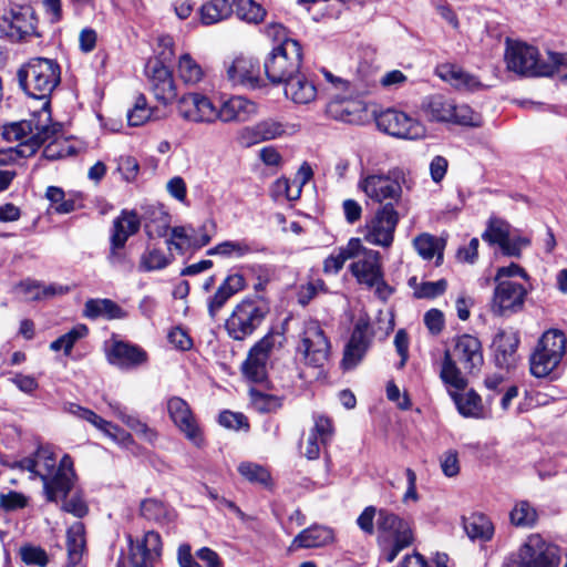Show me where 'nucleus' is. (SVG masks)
Segmentation results:
<instances>
[{
    "mask_svg": "<svg viewBox=\"0 0 567 567\" xmlns=\"http://www.w3.org/2000/svg\"><path fill=\"white\" fill-rule=\"evenodd\" d=\"M484 363L482 343L472 334H462L453 339L452 348L445 349L440 379L446 388L465 390L468 381L465 374L477 373Z\"/></svg>",
    "mask_w": 567,
    "mask_h": 567,
    "instance_id": "nucleus-1",
    "label": "nucleus"
},
{
    "mask_svg": "<svg viewBox=\"0 0 567 567\" xmlns=\"http://www.w3.org/2000/svg\"><path fill=\"white\" fill-rule=\"evenodd\" d=\"M17 78L27 95L45 100L61 82V68L53 59L32 58L21 65Z\"/></svg>",
    "mask_w": 567,
    "mask_h": 567,
    "instance_id": "nucleus-2",
    "label": "nucleus"
},
{
    "mask_svg": "<svg viewBox=\"0 0 567 567\" xmlns=\"http://www.w3.org/2000/svg\"><path fill=\"white\" fill-rule=\"evenodd\" d=\"M37 476L43 482L47 498L56 502L69 494L73 485V462L69 455H64L56 466V460L52 452L39 449L35 452Z\"/></svg>",
    "mask_w": 567,
    "mask_h": 567,
    "instance_id": "nucleus-3",
    "label": "nucleus"
},
{
    "mask_svg": "<svg viewBox=\"0 0 567 567\" xmlns=\"http://www.w3.org/2000/svg\"><path fill=\"white\" fill-rule=\"evenodd\" d=\"M60 132L59 125L40 124V121H21L4 125L1 138L6 142H18L9 147L16 157H30L38 148Z\"/></svg>",
    "mask_w": 567,
    "mask_h": 567,
    "instance_id": "nucleus-4",
    "label": "nucleus"
},
{
    "mask_svg": "<svg viewBox=\"0 0 567 567\" xmlns=\"http://www.w3.org/2000/svg\"><path fill=\"white\" fill-rule=\"evenodd\" d=\"M358 187L373 203L382 206L391 203L399 204L402 198L403 188L411 190L413 181L402 169H392L386 174H370L361 178Z\"/></svg>",
    "mask_w": 567,
    "mask_h": 567,
    "instance_id": "nucleus-5",
    "label": "nucleus"
},
{
    "mask_svg": "<svg viewBox=\"0 0 567 567\" xmlns=\"http://www.w3.org/2000/svg\"><path fill=\"white\" fill-rule=\"evenodd\" d=\"M421 113L432 123H451L463 126H480L482 116L466 104L456 102L443 94L425 97L421 104Z\"/></svg>",
    "mask_w": 567,
    "mask_h": 567,
    "instance_id": "nucleus-6",
    "label": "nucleus"
},
{
    "mask_svg": "<svg viewBox=\"0 0 567 567\" xmlns=\"http://www.w3.org/2000/svg\"><path fill=\"white\" fill-rule=\"evenodd\" d=\"M559 548L542 535L532 534L506 557L503 567H559Z\"/></svg>",
    "mask_w": 567,
    "mask_h": 567,
    "instance_id": "nucleus-7",
    "label": "nucleus"
},
{
    "mask_svg": "<svg viewBox=\"0 0 567 567\" xmlns=\"http://www.w3.org/2000/svg\"><path fill=\"white\" fill-rule=\"evenodd\" d=\"M268 312L269 307L264 299L259 297L243 299L226 320L227 333L234 340H244L262 323Z\"/></svg>",
    "mask_w": 567,
    "mask_h": 567,
    "instance_id": "nucleus-8",
    "label": "nucleus"
},
{
    "mask_svg": "<svg viewBox=\"0 0 567 567\" xmlns=\"http://www.w3.org/2000/svg\"><path fill=\"white\" fill-rule=\"evenodd\" d=\"M566 342L560 330L550 329L544 332L529 359L530 373L536 378L549 375L566 353Z\"/></svg>",
    "mask_w": 567,
    "mask_h": 567,
    "instance_id": "nucleus-9",
    "label": "nucleus"
},
{
    "mask_svg": "<svg viewBox=\"0 0 567 567\" xmlns=\"http://www.w3.org/2000/svg\"><path fill=\"white\" fill-rule=\"evenodd\" d=\"M302 48L298 41H286L272 49L265 61V73L272 83H282L300 72Z\"/></svg>",
    "mask_w": 567,
    "mask_h": 567,
    "instance_id": "nucleus-10",
    "label": "nucleus"
},
{
    "mask_svg": "<svg viewBox=\"0 0 567 567\" xmlns=\"http://www.w3.org/2000/svg\"><path fill=\"white\" fill-rule=\"evenodd\" d=\"M505 62L508 71L523 76L551 75L553 68L540 62L538 50L525 42L506 41Z\"/></svg>",
    "mask_w": 567,
    "mask_h": 567,
    "instance_id": "nucleus-11",
    "label": "nucleus"
},
{
    "mask_svg": "<svg viewBox=\"0 0 567 567\" xmlns=\"http://www.w3.org/2000/svg\"><path fill=\"white\" fill-rule=\"evenodd\" d=\"M331 344L321 324L316 320H308L303 323L299 336L297 353L305 364L313 368H321L328 362Z\"/></svg>",
    "mask_w": 567,
    "mask_h": 567,
    "instance_id": "nucleus-12",
    "label": "nucleus"
},
{
    "mask_svg": "<svg viewBox=\"0 0 567 567\" xmlns=\"http://www.w3.org/2000/svg\"><path fill=\"white\" fill-rule=\"evenodd\" d=\"M159 43L167 52L165 50L161 52L162 60L155 61L148 66L151 71L150 85L155 99L162 104L167 105L177 96L172 73L169 69L164 65V62L169 61L174 55L173 40L169 37H164L159 40Z\"/></svg>",
    "mask_w": 567,
    "mask_h": 567,
    "instance_id": "nucleus-13",
    "label": "nucleus"
},
{
    "mask_svg": "<svg viewBox=\"0 0 567 567\" xmlns=\"http://www.w3.org/2000/svg\"><path fill=\"white\" fill-rule=\"evenodd\" d=\"M399 223V213L388 203L378 208L365 224L364 239L372 245L390 247Z\"/></svg>",
    "mask_w": 567,
    "mask_h": 567,
    "instance_id": "nucleus-14",
    "label": "nucleus"
},
{
    "mask_svg": "<svg viewBox=\"0 0 567 567\" xmlns=\"http://www.w3.org/2000/svg\"><path fill=\"white\" fill-rule=\"evenodd\" d=\"M279 334L269 333L260 339L249 351L243 364L244 375L251 382L261 383L267 378V363L276 347L281 346Z\"/></svg>",
    "mask_w": 567,
    "mask_h": 567,
    "instance_id": "nucleus-15",
    "label": "nucleus"
},
{
    "mask_svg": "<svg viewBox=\"0 0 567 567\" xmlns=\"http://www.w3.org/2000/svg\"><path fill=\"white\" fill-rule=\"evenodd\" d=\"M177 114L193 124H214L217 122V106L198 92H189L177 100Z\"/></svg>",
    "mask_w": 567,
    "mask_h": 567,
    "instance_id": "nucleus-16",
    "label": "nucleus"
},
{
    "mask_svg": "<svg viewBox=\"0 0 567 567\" xmlns=\"http://www.w3.org/2000/svg\"><path fill=\"white\" fill-rule=\"evenodd\" d=\"M127 542L130 545L128 558H120L117 567H154V561L162 553V540L158 533L150 530L136 543L131 535H127Z\"/></svg>",
    "mask_w": 567,
    "mask_h": 567,
    "instance_id": "nucleus-17",
    "label": "nucleus"
},
{
    "mask_svg": "<svg viewBox=\"0 0 567 567\" xmlns=\"http://www.w3.org/2000/svg\"><path fill=\"white\" fill-rule=\"evenodd\" d=\"M482 239L489 245H497L502 254L508 257H519L522 250L530 244L526 237L512 236L511 225L496 217L489 218Z\"/></svg>",
    "mask_w": 567,
    "mask_h": 567,
    "instance_id": "nucleus-18",
    "label": "nucleus"
},
{
    "mask_svg": "<svg viewBox=\"0 0 567 567\" xmlns=\"http://www.w3.org/2000/svg\"><path fill=\"white\" fill-rule=\"evenodd\" d=\"M529 289L517 281L496 282L491 309L496 316H509L523 310Z\"/></svg>",
    "mask_w": 567,
    "mask_h": 567,
    "instance_id": "nucleus-19",
    "label": "nucleus"
},
{
    "mask_svg": "<svg viewBox=\"0 0 567 567\" xmlns=\"http://www.w3.org/2000/svg\"><path fill=\"white\" fill-rule=\"evenodd\" d=\"M378 127L399 138L417 140L425 135V127L406 113L389 109L377 117Z\"/></svg>",
    "mask_w": 567,
    "mask_h": 567,
    "instance_id": "nucleus-20",
    "label": "nucleus"
},
{
    "mask_svg": "<svg viewBox=\"0 0 567 567\" xmlns=\"http://www.w3.org/2000/svg\"><path fill=\"white\" fill-rule=\"evenodd\" d=\"M166 408L169 419L185 437L195 446H203V432L189 404L179 396H171L167 399Z\"/></svg>",
    "mask_w": 567,
    "mask_h": 567,
    "instance_id": "nucleus-21",
    "label": "nucleus"
},
{
    "mask_svg": "<svg viewBox=\"0 0 567 567\" xmlns=\"http://www.w3.org/2000/svg\"><path fill=\"white\" fill-rule=\"evenodd\" d=\"M37 20L33 10L29 6L9 3L1 16V28L8 32L11 38L18 40L31 35L35 31Z\"/></svg>",
    "mask_w": 567,
    "mask_h": 567,
    "instance_id": "nucleus-22",
    "label": "nucleus"
},
{
    "mask_svg": "<svg viewBox=\"0 0 567 567\" xmlns=\"http://www.w3.org/2000/svg\"><path fill=\"white\" fill-rule=\"evenodd\" d=\"M372 341L368 320L360 318L353 328L351 338L346 346L342 365L344 369H353L365 355Z\"/></svg>",
    "mask_w": 567,
    "mask_h": 567,
    "instance_id": "nucleus-23",
    "label": "nucleus"
},
{
    "mask_svg": "<svg viewBox=\"0 0 567 567\" xmlns=\"http://www.w3.org/2000/svg\"><path fill=\"white\" fill-rule=\"evenodd\" d=\"M107 361L120 369L131 370L147 362V352L137 344L113 340L106 349Z\"/></svg>",
    "mask_w": 567,
    "mask_h": 567,
    "instance_id": "nucleus-24",
    "label": "nucleus"
},
{
    "mask_svg": "<svg viewBox=\"0 0 567 567\" xmlns=\"http://www.w3.org/2000/svg\"><path fill=\"white\" fill-rule=\"evenodd\" d=\"M352 259L355 260L350 265L351 274L361 285L371 286L383 274L381 255L377 250L369 249L361 244L358 256Z\"/></svg>",
    "mask_w": 567,
    "mask_h": 567,
    "instance_id": "nucleus-25",
    "label": "nucleus"
},
{
    "mask_svg": "<svg viewBox=\"0 0 567 567\" xmlns=\"http://www.w3.org/2000/svg\"><path fill=\"white\" fill-rule=\"evenodd\" d=\"M227 75L234 85L256 89L262 83L259 61L251 56L235 58L227 69Z\"/></svg>",
    "mask_w": 567,
    "mask_h": 567,
    "instance_id": "nucleus-26",
    "label": "nucleus"
},
{
    "mask_svg": "<svg viewBox=\"0 0 567 567\" xmlns=\"http://www.w3.org/2000/svg\"><path fill=\"white\" fill-rule=\"evenodd\" d=\"M377 527L381 542L399 540L404 544H412L413 534L410 524L388 509L378 512Z\"/></svg>",
    "mask_w": 567,
    "mask_h": 567,
    "instance_id": "nucleus-27",
    "label": "nucleus"
},
{
    "mask_svg": "<svg viewBox=\"0 0 567 567\" xmlns=\"http://www.w3.org/2000/svg\"><path fill=\"white\" fill-rule=\"evenodd\" d=\"M256 113L257 105L255 102L244 96L235 95L224 101L217 107V121L223 123L246 122Z\"/></svg>",
    "mask_w": 567,
    "mask_h": 567,
    "instance_id": "nucleus-28",
    "label": "nucleus"
},
{
    "mask_svg": "<svg viewBox=\"0 0 567 567\" xmlns=\"http://www.w3.org/2000/svg\"><path fill=\"white\" fill-rule=\"evenodd\" d=\"M334 542V532L330 527L322 525H312L301 530L288 547L289 553L305 548L324 547Z\"/></svg>",
    "mask_w": 567,
    "mask_h": 567,
    "instance_id": "nucleus-29",
    "label": "nucleus"
},
{
    "mask_svg": "<svg viewBox=\"0 0 567 567\" xmlns=\"http://www.w3.org/2000/svg\"><path fill=\"white\" fill-rule=\"evenodd\" d=\"M246 287L245 277L240 274L229 275L223 284L218 287L217 291L208 300V312L212 318H215L217 312L225 306V303L237 292L244 290Z\"/></svg>",
    "mask_w": 567,
    "mask_h": 567,
    "instance_id": "nucleus-30",
    "label": "nucleus"
},
{
    "mask_svg": "<svg viewBox=\"0 0 567 567\" xmlns=\"http://www.w3.org/2000/svg\"><path fill=\"white\" fill-rule=\"evenodd\" d=\"M285 95L296 104H309L317 97V87L300 72L284 81Z\"/></svg>",
    "mask_w": 567,
    "mask_h": 567,
    "instance_id": "nucleus-31",
    "label": "nucleus"
},
{
    "mask_svg": "<svg viewBox=\"0 0 567 567\" xmlns=\"http://www.w3.org/2000/svg\"><path fill=\"white\" fill-rule=\"evenodd\" d=\"M439 76L457 90L475 91L482 86L477 76L464 71L461 66L450 63L437 68Z\"/></svg>",
    "mask_w": 567,
    "mask_h": 567,
    "instance_id": "nucleus-32",
    "label": "nucleus"
},
{
    "mask_svg": "<svg viewBox=\"0 0 567 567\" xmlns=\"http://www.w3.org/2000/svg\"><path fill=\"white\" fill-rule=\"evenodd\" d=\"M141 227V218L134 210L123 209L113 221L111 241L115 246H125L127 239L135 235Z\"/></svg>",
    "mask_w": 567,
    "mask_h": 567,
    "instance_id": "nucleus-33",
    "label": "nucleus"
},
{
    "mask_svg": "<svg viewBox=\"0 0 567 567\" xmlns=\"http://www.w3.org/2000/svg\"><path fill=\"white\" fill-rule=\"evenodd\" d=\"M85 550V529L81 522L72 524L66 532V567H84L82 557Z\"/></svg>",
    "mask_w": 567,
    "mask_h": 567,
    "instance_id": "nucleus-34",
    "label": "nucleus"
},
{
    "mask_svg": "<svg viewBox=\"0 0 567 567\" xmlns=\"http://www.w3.org/2000/svg\"><path fill=\"white\" fill-rule=\"evenodd\" d=\"M449 394L453 399L457 411L465 417H484V409L481 396L474 391L470 390L461 393L463 390H455L447 388Z\"/></svg>",
    "mask_w": 567,
    "mask_h": 567,
    "instance_id": "nucleus-35",
    "label": "nucleus"
},
{
    "mask_svg": "<svg viewBox=\"0 0 567 567\" xmlns=\"http://www.w3.org/2000/svg\"><path fill=\"white\" fill-rule=\"evenodd\" d=\"M144 228L150 238L164 237L169 228L171 217L159 205H148L143 214Z\"/></svg>",
    "mask_w": 567,
    "mask_h": 567,
    "instance_id": "nucleus-36",
    "label": "nucleus"
},
{
    "mask_svg": "<svg viewBox=\"0 0 567 567\" xmlns=\"http://www.w3.org/2000/svg\"><path fill=\"white\" fill-rule=\"evenodd\" d=\"M84 317L97 319L100 317L107 320L124 319L127 312L111 299H89L84 305Z\"/></svg>",
    "mask_w": 567,
    "mask_h": 567,
    "instance_id": "nucleus-37",
    "label": "nucleus"
},
{
    "mask_svg": "<svg viewBox=\"0 0 567 567\" xmlns=\"http://www.w3.org/2000/svg\"><path fill=\"white\" fill-rule=\"evenodd\" d=\"M519 338L515 333H501L495 340V361L504 369L513 368L517 362Z\"/></svg>",
    "mask_w": 567,
    "mask_h": 567,
    "instance_id": "nucleus-38",
    "label": "nucleus"
},
{
    "mask_svg": "<svg viewBox=\"0 0 567 567\" xmlns=\"http://www.w3.org/2000/svg\"><path fill=\"white\" fill-rule=\"evenodd\" d=\"M297 128L298 126L295 124H285L282 122L269 118L259 122L251 128H248L247 132L254 135V143H258L260 141H268L280 137L289 131L296 132Z\"/></svg>",
    "mask_w": 567,
    "mask_h": 567,
    "instance_id": "nucleus-39",
    "label": "nucleus"
},
{
    "mask_svg": "<svg viewBox=\"0 0 567 567\" xmlns=\"http://www.w3.org/2000/svg\"><path fill=\"white\" fill-rule=\"evenodd\" d=\"M361 248V240L359 238H351L347 246L340 247L337 251L328 256L323 261V271L326 274L339 272L344 262L352 257L358 256V249Z\"/></svg>",
    "mask_w": 567,
    "mask_h": 567,
    "instance_id": "nucleus-40",
    "label": "nucleus"
},
{
    "mask_svg": "<svg viewBox=\"0 0 567 567\" xmlns=\"http://www.w3.org/2000/svg\"><path fill=\"white\" fill-rule=\"evenodd\" d=\"M140 512L145 519L159 525L167 524L175 517L174 511L157 498H146L142 501Z\"/></svg>",
    "mask_w": 567,
    "mask_h": 567,
    "instance_id": "nucleus-41",
    "label": "nucleus"
},
{
    "mask_svg": "<svg viewBox=\"0 0 567 567\" xmlns=\"http://www.w3.org/2000/svg\"><path fill=\"white\" fill-rule=\"evenodd\" d=\"M252 243L247 239L225 240L207 250L208 256H220L224 258H243L255 252Z\"/></svg>",
    "mask_w": 567,
    "mask_h": 567,
    "instance_id": "nucleus-42",
    "label": "nucleus"
},
{
    "mask_svg": "<svg viewBox=\"0 0 567 567\" xmlns=\"http://www.w3.org/2000/svg\"><path fill=\"white\" fill-rule=\"evenodd\" d=\"M234 11L228 0H210L200 7V21L205 25L218 23L228 19Z\"/></svg>",
    "mask_w": 567,
    "mask_h": 567,
    "instance_id": "nucleus-43",
    "label": "nucleus"
},
{
    "mask_svg": "<svg viewBox=\"0 0 567 567\" xmlns=\"http://www.w3.org/2000/svg\"><path fill=\"white\" fill-rule=\"evenodd\" d=\"M109 405L114 414L142 439L148 442L156 439V433L146 423L142 422L136 415L128 414L118 402H111Z\"/></svg>",
    "mask_w": 567,
    "mask_h": 567,
    "instance_id": "nucleus-44",
    "label": "nucleus"
},
{
    "mask_svg": "<svg viewBox=\"0 0 567 567\" xmlns=\"http://www.w3.org/2000/svg\"><path fill=\"white\" fill-rule=\"evenodd\" d=\"M467 536L472 539L488 542L494 535V526L488 517L482 514H474L464 523Z\"/></svg>",
    "mask_w": 567,
    "mask_h": 567,
    "instance_id": "nucleus-45",
    "label": "nucleus"
},
{
    "mask_svg": "<svg viewBox=\"0 0 567 567\" xmlns=\"http://www.w3.org/2000/svg\"><path fill=\"white\" fill-rule=\"evenodd\" d=\"M509 519L516 527L530 528L536 524L538 513L529 502L519 501L511 511Z\"/></svg>",
    "mask_w": 567,
    "mask_h": 567,
    "instance_id": "nucleus-46",
    "label": "nucleus"
},
{
    "mask_svg": "<svg viewBox=\"0 0 567 567\" xmlns=\"http://www.w3.org/2000/svg\"><path fill=\"white\" fill-rule=\"evenodd\" d=\"M233 7L238 19L248 23H259L266 16V10L255 0H234Z\"/></svg>",
    "mask_w": 567,
    "mask_h": 567,
    "instance_id": "nucleus-47",
    "label": "nucleus"
},
{
    "mask_svg": "<svg viewBox=\"0 0 567 567\" xmlns=\"http://www.w3.org/2000/svg\"><path fill=\"white\" fill-rule=\"evenodd\" d=\"M84 413L85 421L93 424L96 429L101 430L103 433L112 437L115 442L125 443L131 440V435L125 431L121 430L118 426L112 424L111 422L102 419L92 410H89Z\"/></svg>",
    "mask_w": 567,
    "mask_h": 567,
    "instance_id": "nucleus-48",
    "label": "nucleus"
},
{
    "mask_svg": "<svg viewBox=\"0 0 567 567\" xmlns=\"http://www.w3.org/2000/svg\"><path fill=\"white\" fill-rule=\"evenodd\" d=\"M413 246L417 254L423 259H432L435 255H437V259H442V250L443 244L436 237L430 234H421L413 240Z\"/></svg>",
    "mask_w": 567,
    "mask_h": 567,
    "instance_id": "nucleus-49",
    "label": "nucleus"
},
{
    "mask_svg": "<svg viewBox=\"0 0 567 567\" xmlns=\"http://www.w3.org/2000/svg\"><path fill=\"white\" fill-rule=\"evenodd\" d=\"M87 332L89 329L85 324H78L73 327L69 332L64 333L63 336L59 337L56 340L51 342L50 349L52 351L63 350L64 353L68 355L71 353V350L74 347V344L80 339L86 337Z\"/></svg>",
    "mask_w": 567,
    "mask_h": 567,
    "instance_id": "nucleus-50",
    "label": "nucleus"
},
{
    "mask_svg": "<svg viewBox=\"0 0 567 567\" xmlns=\"http://www.w3.org/2000/svg\"><path fill=\"white\" fill-rule=\"evenodd\" d=\"M178 75L186 84H196L203 79L204 72L202 66L185 53L178 60Z\"/></svg>",
    "mask_w": 567,
    "mask_h": 567,
    "instance_id": "nucleus-51",
    "label": "nucleus"
},
{
    "mask_svg": "<svg viewBox=\"0 0 567 567\" xmlns=\"http://www.w3.org/2000/svg\"><path fill=\"white\" fill-rule=\"evenodd\" d=\"M171 264V259L156 248H147L141 256L138 269L141 271L161 270Z\"/></svg>",
    "mask_w": 567,
    "mask_h": 567,
    "instance_id": "nucleus-52",
    "label": "nucleus"
},
{
    "mask_svg": "<svg viewBox=\"0 0 567 567\" xmlns=\"http://www.w3.org/2000/svg\"><path fill=\"white\" fill-rule=\"evenodd\" d=\"M410 286L414 287V296L419 299L423 298H435L445 292L447 288V282L445 279H440L437 281H424L420 285H416V279H410Z\"/></svg>",
    "mask_w": 567,
    "mask_h": 567,
    "instance_id": "nucleus-53",
    "label": "nucleus"
},
{
    "mask_svg": "<svg viewBox=\"0 0 567 567\" xmlns=\"http://www.w3.org/2000/svg\"><path fill=\"white\" fill-rule=\"evenodd\" d=\"M249 395L254 408L259 412L269 413L281 406V399L279 396L262 392L258 389H250Z\"/></svg>",
    "mask_w": 567,
    "mask_h": 567,
    "instance_id": "nucleus-54",
    "label": "nucleus"
},
{
    "mask_svg": "<svg viewBox=\"0 0 567 567\" xmlns=\"http://www.w3.org/2000/svg\"><path fill=\"white\" fill-rule=\"evenodd\" d=\"M271 194L275 198L296 200L301 194V183L285 177L278 178L271 187Z\"/></svg>",
    "mask_w": 567,
    "mask_h": 567,
    "instance_id": "nucleus-55",
    "label": "nucleus"
},
{
    "mask_svg": "<svg viewBox=\"0 0 567 567\" xmlns=\"http://www.w3.org/2000/svg\"><path fill=\"white\" fill-rule=\"evenodd\" d=\"M216 229H217V226H216L215 221L212 219H207L206 221H204L203 225L200 227H198V229L190 228V233H192L190 246H192V248L198 249V248H202V247L208 245L212 241V239L215 237Z\"/></svg>",
    "mask_w": 567,
    "mask_h": 567,
    "instance_id": "nucleus-56",
    "label": "nucleus"
},
{
    "mask_svg": "<svg viewBox=\"0 0 567 567\" xmlns=\"http://www.w3.org/2000/svg\"><path fill=\"white\" fill-rule=\"evenodd\" d=\"M238 472L250 483L267 485L270 481L269 472L256 463L244 462L238 466Z\"/></svg>",
    "mask_w": 567,
    "mask_h": 567,
    "instance_id": "nucleus-57",
    "label": "nucleus"
},
{
    "mask_svg": "<svg viewBox=\"0 0 567 567\" xmlns=\"http://www.w3.org/2000/svg\"><path fill=\"white\" fill-rule=\"evenodd\" d=\"M151 117V110L144 95L136 97L133 109L127 112V122L131 126H140L146 123Z\"/></svg>",
    "mask_w": 567,
    "mask_h": 567,
    "instance_id": "nucleus-58",
    "label": "nucleus"
},
{
    "mask_svg": "<svg viewBox=\"0 0 567 567\" xmlns=\"http://www.w3.org/2000/svg\"><path fill=\"white\" fill-rule=\"evenodd\" d=\"M313 427L310 430L316 436L320 439L321 444H328L334 434V427L331 419L326 415H313Z\"/></svg>",
    "mask_w": 567,
    "mask_h": 567,
    "instance_id": "nucleus-59",
    "label": "nucleus"
},
{
    "mask_svg": "<svg viewBox=\"0 0 567 567\" xmlns=\"http://www.w3.org/2000/svg\"><path fill=\"white\" fill-rule=\"evenodd\" d=\"M21 559L27 565L44 567L49 563V556L44 549L39 546L25 545L20 548Z\"/></svg>",
    "mask_w": 567,
    "mask_h": 567,
    "instance_id": "nucleus-60",
    "label": "nucleus"
},
{
    "mask_svg": "<svg viewBox=\"0 0 567 567\" xmlns=\"http://www.w3.org/2000/svg\"><path fill=\"white\" fill-rule=\"evenodd\" d=\"M516 277L522 278L525 282H528L530 279L524 268L517 264L512 262L508 266L499 267L497 269L494 281H515L514 278Z\"/></svg>",
    "mask_w": 567,
    "mask_h": 567,
    "instance_id": "nucleus-61",
    "label": "nucleus"
},
{
    "mask_svg": "<svg viewBox=\"0 0 567 567\" xmlns=\"http://www.w3.org/2000/svg\"><path fill=\"white\" fill-rule=\"evenodd\" d=\"M28 505V497L22 493L9 491L0 494V507L7 512L24 508Z\"/></svg>",
    "mask_w": 567,
    "mask_h": 567,
    "instance_id": "nucleus-62",
    "label": "nucleus"
},
{
    "mask_svg": "<svg viewBox=\"0 0 567 567\" xmlns=\"http://www.w3.org/2000/svg\"><path fill=\"white\" fill-rule=\"evenodd\" d=\"M326 444L320 443V439L309 431L305 441L300 442V453L308 460H317L320 456L321 446Z\"/></svg>",
    "mask_w": 567,
    "mask_h": 567,
    "instance_id": "nucleus-63",
    "label": "nucleus"
},
{
    "mask_svg": "<svg viewBox=\"0 0 567 567\" xmlns=\"http://www.w3.org/2000/svg\"><path fill=\"white\" fill-rule=\"evenodd\" d=\"M423 321L430 333L433 336L440 334L445 326L444 315L436 308L426 311Z\"/></svg>",
    "mask_w": 567,
    "mask_h": 567,
    "instance_id": "nucleus-64",
    "label": "nucleus"
}]
</instances>
